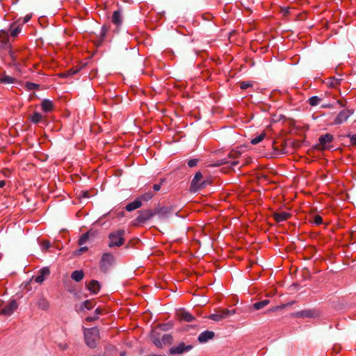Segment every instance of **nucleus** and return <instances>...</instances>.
Here are the masks:
<instances>
[{
    "mask_svg": "<svg viewBox=\"0 0 356 356\" xmlns=\"http://www.w3.org/2000/svg\"><path fill=\"white\" fill-rule=\"evenodd\" d=\"M84 338L86 345L94 348L99 340V332L97 327L84 329Z\"/></svg>",
    "mask_w": 356,
    "mask_h": 356,
    "instance_id": "1",
    "label": "nucleus"
},
{
    "mask_svg": "<svg viewBox=\"0 0 356 356\" xmlns=\"http://www.w3.org/2000/svg\"><path fill=\"white\" fill-rule=\"evenodd\" d=\"M241 155V153L238 151L232 150L231 151L228 156L224 159L218 160L216 163L211 165L213 167L220 166L223 164H230L233 168L239 164V161L237 160Z\"/></svg>",
    "mask_w": 356,
    "mask_h": 356,
    "instance_id": "2",
    "label": "nucleus"
},
{
    "mask_svg": "<svg viewBox=\"0 0 356 356\" xmlns=\"http://www.w3.org/2000/svg\"><path fill=\"white\" fill-rule=\"evenodd\" d=\"M124 231L123 229L111 233L108 236V246L110 248H113L115 246L120 247L122 245L124 241Z\"/></svg>",
    "mask_w": 356,
    "mask_h": 356,
    "instance_id": "3",
    "label": "nucleus"
},
{
    "mask_svg": "<svg viewBox=\"0 0 356 356\" xmlns=\"http://www.w3.org/2000/svg\"><path fill=\"white\" fill-rule=\"evenodd\" d=\"M202 179V173L200 172H196L191 183V191L195 193L207 186L208 181L206 180L201 181Z\"/></svg>",
    "mask_w": 356,
    "mask_h": 356,
    "instance_id": "4",
    "label": "nucleus"
},
{
    "mask_svg": "<svg viewBox=\"0 0 356 356\" xmlns=\"http://www.w3.org/2000/svg\"><path fill=\"white\" fill-rule=\"evenodd\" d=\"M333 140L334 137L330 134L327 133L321 135L318 138V143L316 145V147L318 149H329Z\"/></svg>",
    "mask_w": 356,
    "mask_h": 356,
    "instance_id": "5",
    "label": "nucleus"
},
{
    "mask_svg": "<svg viewBox=\"0 0 356 356\" xmlns=\"http://www.w3.org/2000/svg\"><path fill=\"white\" fill-rule=\"evenodd\" d=\"M192 345H186L184 342L178 343L177 346H172L169 349L170 355H182L189 352L193 349Z\"/></svg>",
    "mask_w": 356,
    "mask_h": 356,
    "instance_id": "6",
    "label": "nucleus"
},
{
    "mask_svg": "<svg viewBox=\"0 0 356 356\" xmlns=\"http://www.w3.org/2000/svg\"><path fill=\"white\" fill-rule=\"evenodd\" d=\"M114 262V257L110 253H104L100 261V269L103 272H106Z\"/></svg>",
    "mask_w": 356,
    "mask_h": 356,
    "instance_id": "7",
    "label": "nucleus"
},
{
    "mask_svg": "<svg viewBox=\"0 0 356 356\" xmlns=\"http://www.w3.org/2000/svg\"><path fill=\"white\" fill-rule=\"evenodd\" d=\"M353 113L354 111L353 109H343L341 111L334 120L333 124L338 125L344 123Z\"/></svg>",
    "mask_w": 356,
    "mask_h": 356,
    "instance_id": "8",
    "label": "nucleus"
},
{
    "mask_svg": "<svg viewBox=\"0 0 356 356\" xmlns=\"http://www.w3.org/2000/svg\"><path fill=\"white\" fill-rule=\"evenodd\" d=\"M18 304L15 300H10L1 311L0 314L6 316H10L17 309Z\"/></svg>",
    "mask_w": 356,
    "mask_h": 356,
    "instance_id": "9",
    "label": "nucleus"
},
{
    "mask_svg": "<svg viewBox=\"0 0 356 356\" xmlns=\"http://www.w3.org/2000/svg\"><path fill=\"white\" fill-rule=\"evenodd\" d=\"M234 314H235L234 309L229 310V309H226L222 310L219 313L211 314L210 316V318L215 321H220L222 319L229 316L230 315H233Z\"/></svg>",
    "mask_w": 356,
    "mask_h": 356,
    "instance_id": "10",
    "label": "nucleus"
},
{
    "mask_svg": "<svg viewBox=\"0 0 356 356\" xmlns=\"http://www.w3.org/2000/svg\"><path fill=\"white\" fill-rule=\"evenodd\" d=\"M316 316V311L313 309L302 310L291 314V316L295 318H314Z\"/></svg>",
    "mask_w": 356,
    "mask_h": 356,
    "instance_id": "11",
    "label": "nucleus"
},
{
    "mask_svg": "<svg viewBox=\"0 0 356 356\" xmlns=\"http://www.w3.org/2000/svg\"><path fill=\"white\" fill-rule=\"evenodd\" d=\"M10 47L8 33L4 30H0V49H7Z\"/></svg>",
    "mask_w": 356,
    "mask_h": 356,
    "instance_id": "12",
    "label": "nucleus"
},
{
    "mask_svg": "<svg viewBox=\"0 0 356 356\" xmlns=\"http://www.w3.org/2000/svg\"><path fill=\"white\" fill-rule=\"evenodd\" d=\"M111 22L117 27L122 25L123 22L122 11L120 9L115 10L111 17Z\"/></svg>",
    "mask_w": 356,
    "mask_h": 356,
    "instance_id": "13",
    "label": "nucleus"
},
{
    "mask_svg": "<svg viewBox=\"0 0 356 356\" xmlns=\"http://www.w3.org/2000/svg\"><path fill=\"white\" fill-rule=\"evenodd\" d=\"M155 215H156L155 211H152L151 210L143 211L140 213L139 216L137 217V221L138 222H144L149 220L151 218H152Z\"/></svg>",
    "mask_w": 356,
    "mask_h": 356,
    "instance_id": "14",
    "label": "nucleus"
},
{
    "mask_svg": "<svg viewBox=\"0 0 356 356\" xmlns=\"http://www.w3.org/2000/svg\"><path fill=\"white\" fill-rule=\"evenodd\" d=\"M214 336L215 334L213 331L205 330L200 334L197 340L200 343H204L213 339Z\"/></svg>",
    "mask_w": 356,
    "mask_h": 356,
    "instance_id": "15",
    "label": "nucleus"
},
{
    "mask_svg": "<svg viewBox=\"0 0 356 356\" xmlns=\"http://www.w3.org/2000/svg\"><path fill=\"white\" fill-rule=\"evenodd\" d=\"M49 274H50V270H49V268H47V267L42 268L40 270L39 275H36L34 277V281L36 283L42 284L44 281L45 277L47 276H48Z\"/></svg>",
    "mask_w": 356,
    "mask_h": 356,
    "instance_id": "16",
    "label": "nucleus"
},
{
    "mask_svg": "<svg viewBox=\"0 0 356 356\" xmlns=\"http://www.w3.org/2000/svg\"><path fill=\"white\" fill-rule=\"evenodd\" d=\"M41 108L42 111L49 113L54 109V104L52 101L45 99L41 102Z\"/></svg>",
    "mask_w": 356,
    "mask_h": 356,
    "instance_id": "17",
    "label": "nucleus"
},
{
    "mask_svg": "<svg viewBox=\"0 0 356 356\" xmlns=\"http://www.w3.org/2000/svg\"><path fill=\"white\" fill-rule=\"evenodd\" d=\"M178 316L180 320L186 322H192L194 321L195 317L188 312L181 310L178 312Z\"/></svg>",
    "mask_w": 356,
    "mask_h": 356,
    "instance_id": "18",
    "label": "nucleus"
},
{
    "mask_svg": "<svg viewBox=\"0 0 356 356\" xmlns=\"http://www.w3.org/2000/svg\"><path fill=\"white\" fill-rule=\"evenodd\" d=\"M172 209L170 207H162L157 209L155 211L156 215H158L161 218H165L171 213Z\"/></svg>",
    "mask_w": 356,
    "mask_h": 356,
    "instance_id": "19",
    "label": "nucleus"
},
{
    "mask_svg": "<svg viewBox=\"0 0 356 356\" xmlns=\"http://www.w3.org/2000/svg\"><path fill=\"white\" fill-rule=\"evenodd\" d=\"M87 289L94 294H97L100 290V284L96 280H91L87 285Z\"/></svg>",
    "mask_w": 356,
    "mask_h": 356,
    "instance_id": "20",
    "label": "nucleus"
},
{
    "mask_svg": "<svg viewBox=\"0 0 356 356\" xmlns=\"http://www.w3.org/2000/svg\"><path fill=\"white\" fill-rule=\"evenodd\" d=\"M36 305L39 309L42 310H47L49 307V302L46 298L40 296L36 302Z\"/></svg>",
    "mask_w": 356,
    "mask_h": 356,
    "instance_id": "21",
    "label": "nucleus"
},
{
    "mask_svg": "<svg viewBox=\"0 0 356 356\" xmlns=\"http://www.w3.org/2000/svg\"><path fill=\"white\" fill-rule=\"evenodd\" d=\"M290 216H291V214L289 213H287L285 211L280 212V213H275L273 214V218L277 222H281L285 221Z\"/></svg>",
    "mask_w": 356,
    "mask_h": 356,
    "instance_id": "22",
    "label": "nucleus"
},
{
    "mask_svg": "<svg viewBox=\"0 0 356 356\" xmlns=\"http://www.w3.org/2000/svg\"><path fill=\"white\" fill-rule=\"evenodd\" d=\"M142 206L140 198H137L134 201L127 204L125 209L128 211H132L135 209L140 208Z\"/></svg>",
    "mask_w": 356,
    "mask_h": 356,
    "instance_id": "23",
    "label": "nucleus"
},
{
    "mask_svg": "<svg viewBox=\"0 0 356 356\" xmlns=\"http://www.w3.org/2000/svg\"><path fill=\"white\" fill-rule=\"evenodd\" d=\"M29 119L31 122L34 124H38L40 122H44L42 115L38 112H34L33 115L29 116Z\"/></svg>",
    "mask_w": 356,
    "mask_h": 356,
    "instance_id": "24",
    "label": "nucleus"
},
{
    "mask_svg": "<svg viewBox=\"0 0 356 356\" xmlns=\"http://www.w3.org/2000/svg\"><path fill=\"white\" fill-rule=\"evenodd\" d=\"M84 277V273L83 270H74L71 275V277L76 282H80Z\"/></svg>",
    "mask_w": 356,
    "mask_h": 356,
    "instance_id": "25",
    "label": "nucleus"
},
{
    "mask_svg": "<svg viewBox=\"0 0 356 356\" xmlns=\"http://www.w3.org/2000/svg\"><path fill=\"white\" fill-rule=\"evenodd\" d=\"M22 31V26L20 25L15 26L13 24L10 26V35L12 37H16Z\"/></svg>",
    "mask_w": 356,
    "mask_h": 356,
    "instance_id": "26",
    "label": "nucleus"
},
{
    "mask_svg": "<svg viewBox=\"0 0 356 356\" xmlns=\"http://www.w3.org/2000/svg\"><path fill=\"white\" fill-rule=\"evenodd\" d=\"M269 302H270L269 300H261L259 302H257L254 303L253 308L256 310L261 309L264 308V307H266V305H268L269 304Z\"/></svg>",
    "mask_w": 356,
    "mask_h": 356,
    "instance_id": "27",
    "label": "nucleus"
},
{
    "mask_svg": "<svg viewBox=\"0 0 356 356\" xmlns=\"http://www.w3.org/2000/svg\"><path fill=\"white\" fill-rule=\"evenodd\" d=\"M322 98L318 96H312L308 99V103L312 106H316L322 102Z\"/></svg>",
    "mask_w": 356,
    "mask_h": 356,
    "instance_id": "28",
    "label": "nucleus"
},
{
    "mask_svg": "<svg viewBox=\"0 0 356 356\" xmlns=\"http://www.w3.org/2000/svg\"><path fill=\"white\" fill-rule=\"evenodd\" d=\"M265 136H266V134L265 133H261L259 136H257L255 138H252V140H251V143L252 145H257V144L259 143L261 141H262L264 140V138H265Z\"/></svg>",
    "mask_w": 356,
    "mask_h": 356,
    "instance_id": "29",
    "label": "nucleus"
},
{
    "mask_svg": "<svg viewBox=\"0 0 356 356\" xmlns=\"http://www.w3.org/2000/svg\"><path fill=\"white\" fill-rule=\"evenodd\" d=\"M89 236H90V232H88L85 234H83L79 238V245H82L83 244H85L88 238H89Z\"/></svg>",
    "mask_w": 356,
    "mask_h": 356,
    "instance_id": "30",
    "label": "nucleus"
},
{
    "mask_svg": "<svg viewBox=\"0 0 356 356\" xmlns=\"http://www.w3.org/2000/svg\"><path fill=\"white\" fill-rule=\"evenodd\" d=\"M1 81L4 83H13L15 81V79L10 76L5 75L1 79Z\"/></svg>",
    "mask_w": 356,
    "mask_h": 356,
    "instance_id": "31",
    "label": "nucleus"
},
{
    "mask_svg": "<svg viewBox=\"0 0 356 356\" xmlns=\"http://www.w3.org/2000/svg\"><path fill=\"white\" fill-rule=\"evenodd\" d=\"M153 193H151V192H148V193H145V194L142 195L140 197H139L138 198H140V200L141 202L143 200V201H149V200H151L153 197Z\"/></svg>",
    "mask_w": 356,
    "mask_h": 356,
    "instance_id": "32",
    "label": "nucleus"
},
{
    "mask_svg": "<svg viewBox=\"0 0 356 356\" xmlns=\"http://www.w3.org/2000/svg\"><path fill=\"white\" fill-rule=\"evenodd\" d=\"M93 307H94V304L92 303V302L91 300H89L84 301L81 306L82 309L85 308L88 310L91 309Z\"/></svg>",
    "mask_w": 356,
    "mask_h": 356,
    "instance_id": "33",
    "label": "nucleus"
},
{
    "mask_svg": "<svg viewBox=\"0 0 356 356\" xmlns=\"http://www.w3.org/2000/svg\"><path fill=\"white\" fill-rule=\"evenodd\" d=\"M161 339L163 344L171 343L172 341V337L170 334H166L163 335Z\"/></svg>",
    "mask_w": 356,
    "mask_h": 356,
    "instance_id": "34",
    "label": "nucleus"
},
{
    "mask_svg": "<svg viewBox=\"0 0 356 356\" xmlns=\"http://www.w3.org/2000/svg\"><path fill=\"white\" fill-rule=\"evenodd\" d=\"M7 50H8V54H9L10 58L12 60L13 63L14 65H16L17 64V56H16L15 51H13L10 47L9 49H7Z\"/></svg>",
    "mask_w": 356,
    "mask_h": 356,
    "instance_id": "35",
    "label": "nucleus"
},
{
    "mask_svg": "<svg viewBox=\"0 0 356 356\" xmlns=\"http://www.w3.org/2000/svg\"><path fill=\"white\" fill-rule=\"evenodd\" d=\"M252 86V83L249 81H242L240 85L241 88L243 90H245Z\"/></svg>",
    "mask_w": 356,
    "mask_h": 356,
    "instance_id": "36",
    "label": "nucleus"
},
{
    "mask_svg": "<svg viewBox=\"0 0 356 356\" xmlns=\"http://www.w3.org/2000/svg\"><path fill=\"white\" fill-rule=\"evenodd\" d=\"M198 161L197 159H192L188 161L187 164L188 167L193 168L197 165Z\"/></svg>",
    "mask_w": 356,
    "mask_h": 356,
    "instance_id": "37",
    "label": "nucleus"
},
{
    "mask_svg": "<svg viewBox=\"0 0 356 356\" xmlns=\"http://www.w3.org/2000/svg\"><path fill=\"white\" fill-rule=\"evenodd\" d=\"M340 83V81L337 79L333 78L330 82V86L332 88L337 87Z\"/></svg>",
    "mask_w": 356,
    "mask_h": 356,
    "instance_id": "38",
    "label": "nucleus"
},
{
    "mask_svg": "<svg viewBox=\"0 0 356 356\" xmlns=\"http://www.w3.org/2000/svg\"><path fill=\"white\" fill-rule=\"evenodd\" d=\"M322 222H323V218L321 216L317 215V216H314V223H315L316 225H321V224H322Z\"/></svg>",
    "mask_w": 356,
    "mask_h": 356,
    "instance_id": "39",
    "label": "nucleus"
},
{
    "mask_svg": "<svg viewBox=\"0 0 356 356\" xmlns=\"http://www.w3.org/2000/svg\"><path fill=\"white\" fill-rule=\"evenodd\" d=\"M153 343L157 348H162L163 344L162 342V339L159 340V339H154Z\"/></svg>",
    "mask_w": 356,
    "mask_h": 356,
    "instance_id": "40",
    "label": "nucleus"
},
{
    "mask_svg": "<svg viewBox=\"0 0 356 356\" xmlns=\"http://www.w3.org/2000/svg\"><path fill=\"white\" fill-rule=\"evenodd\" d=\"M79 71V69L76 67H73V68H71L68 71H67V75H73V74H76Z\"/></svg>",
    "mask_w": 356,
    "mask_h": 356,
    "instance_id": "41",
    "label": "nucleus"
},
{
    "mask_svg": "<svg viewBox=\"0 0 356 356\" xmlns=\"http://www.w3.org/2000/svg\"><path fill=\"white\" fill-rule=\"evenodd\" d=\"M79 197L81 198H88L90 196L88 191H81L79 195Z\"/></svg>",
    "mask_w": 356,
    "mask_h": 356,
    "instance_id": "42",
    "label": "nucleus"
},
{
    "mask_svg": "<svg viewBox=\"0 0 356 356\" xmlns=\"http://www.w3.org/2000/svg\"><path fill=\"white\" fill-rule=\"evenodd\" d=\"M293 303V302H289L287 304H283V305H281L278 307H276V309H273V311L276 310V309H283L287 306H289V305H292Z\"/></svg>",
    "mask_w": 356,
    "mask_h": 356,
    "instance_id": "43",
    "label": "nucleus"
},
{
    "mask_svg": "<svg viewBox=\"0 0 356 356\" xmlns=\"http://www.w3.org/2000/svg\"><path fill=\"white\" fill-rule=\"evenodd\" d=\"M88 248L87 247H81V248L78 249L76 252V254H80L83 252L87 251Z\"/></svg>",
    "mask_w": 356,
    "mask_h": 356,
    "instance_id": "44",
    "label": "nucleus"
},
{
    "mask_svg": "<svg viewBox=\"0 0 356 356\" xmlns=\"http://www.w3.org/2000/svg\"><path fill=\"white\" fill-rule=\"evenodd\" d=\"M282 13L284 15H289L290 13V8L286 7V8H282Z\"/></svg>",
    "mask_w": 356,
    "mask_h": 356,
    "instance_id": "45",
    "label": "nucleus"
},
{
    "mask_svg": "<svg viewBox=\"0 0 356 356\" xmlns=\"http://www.w3.org/2000/svg\"><path fill=\"white\" fill-rule=\"evenodd\" d=\"M161 184H155L153 185V189L155 191H159L161 189Z\"/></svg>",
    "mask_w": 356,
    "mask_h": 356,
    "instance_id": "46",
    "label": "nucleus"
},
{
    "mask_svg": "<svg viewBox=\"0 0 356 356\" xmlns=\"http://www.w3.org/2000/svg\"><path fill=\"white\" fill-rule=\"evenodd\" d=\"M97 316H88L86 318V320L87 321H89V322H92V321H96L97 319Z\"/></svg>",
    "mask_w": 356,
    "mask_h": 356,
    "instance_id": "47",
    "label": "nucleus"
},
{
    "mask_svg": "<svg viewBox=\"0 0 356 356\" xmlns=\"http://www.w3.org/2000/svg\"><path fill=\"white\" fill-rule=\"evenodd\" d=\"M350 142L352 145H356V134L350 136Z\"/></svg>",
    "mask_w": 356,
    "mask_h": 356,
    "instance_id": "48",
    "label": "nucleus"
},
{
    "mask_svg": "<svg viewBox=\"0 0 356 356\" xmlns=\"http://www.w3.org/2000/svg\"><path fill=\"white\" fill-rule=\"evenodd\" d=\"M333 107H334V106L331 104H325L321 105V108H332Z\"/></svg>",
    "mask_w": 356,
    "mask_h": 356,
    "instance_id": "49",
    "label": "nucleus"
},
{
    "mask_svg": "<svg viewBox=\"0 0 356 356\" xmlns=\"http://www.w3.org/2000/svg\"><path fill=\"white\" fill-rule=\"evenodd\" d=\"M28 86H29V89H33V88H38V85L35 83H29Z\"/></svg>",
    "mask_w": 356,
    "mask_h": 356,
    "instance_id": "50",
    "label": "nucleus"
},
{
    "mask_svg": "<svg viewBox=\"0 0 356 356\" xmlns=\"http://www.w3.org/2000/svg\"><path fill=\"white\" fill-rule=\"evenodd\" d=\"M170 327V325H168V324H163V325H161V329H162L163 330H168Z\"/></svg>",
    "mask_w": 356,
    "mask_h": 356,
    "instance_id": "51",
    "label": "nucleus"
},
{
    "mask_svg": "<svg viewBox=\"0 0 356 356\" xmlns=\"http://www.w3.org/2000/svg\"><path fill=\"white\" fill-rule=\"evenodd\" d=\"M49 245H49V243L48 241H47V242H44V243H43V244H42V247H43V248H44V249H47V248H49Z\"/></svg>",
    "mask_w": 356,
    "mask_h": 356,
    "instance_id": "52",
    "label": "nucleus"
},
{
    "mask_svg": "<svg viewBox=\"0 0 356 356\" xmlns=\"http://www.w3.org/2000/svg\"><path fill=\"white\" fill-rule=\"evenodd\" d=\"M102 313V309L100 308H97L95 309V314L97 316V315L100 314Z\"/></svg>",
    "mask_w": 356,
    "mask_h": 356,
    "instance_id": "53",
    "label": "nucleus"
},
{
    "mask_svg": "<svg viewBox=\"0 0 356 356\" xmlns=\"http://www.w3.org/2000/svg\"><path fill=\"white\" fill-rule=\"evenodd\" d=\"M31 19V16H30V15H27L24 17V22H29V19Z\"/></svg>",
    "mask_w": 356,
    "mask_h": 356,
    "instance_id": "54",
    "label": "nucleus"
},
{
    "mask_svg": "<svg viewBox=\"0 0 356 356\" xmlns=\"http://www.w3.org/2000/svg\"><path fill=\"white\" fill-rule=\"evenodd\" d=\"M107 31V29L104 26H103L102 28V35H105L106 32Z\"/></svg>",
    "mask_w": 356,
    "mask_h": 356,
    "instance_id": "55",
    "label": "nucleus"
},
{
    "mask_svg": "<svg viewBox=\"0 0 356 356\" xmlns=\"http://www.w3.org/2000/svg\"><path fill=\"white\" fill-rule=\"evenodd\" d=\"M6 184V181L4 180L0 181V188H3Z\"/></svg>",
    "mask_w": 356,
    "mask_h": 356,
    "instance_id": "56",
    "label": "nucleus"
},
{
    "mask_svg": "<svg viewBox=\"0 0 356 356\" xmlns=\"http://www.w3.org/2000/svg\"><path fill=\"white\" fill-rule=\"evenodd\" d=\"M337 104H339L341 107H344V106H345V105H344V104H343L341 103V101H339V100H338V101L337 102Z\"/></svg>",
    "mask_w": 356,
    "mask_h": 356,
    "instance_id": "57",
    "label": "nucleus"
},
{
    "mask_svg": "<svg viewBox=\"0 0 356 356\" xmlns=\"http://www.w3.org/2000/svg\"><path fill=\"white\" fill-rule=\"evenodd\" d=\"M61 348H62L63 350L66 349V348H67V345H66V344L63 345V346L61 347Z\"/></svg>",
    "mask_w": 356,
    "mask_h": 356,
    "instance_id": "58",
    "label": "nucleus"
},
{
    "mask_svg": "<svg viewBox=\"0 0 356 356\" xmlns=\"http://www.w3.org/2000/svg\"><path fill=\"white\" fill-rule=\"evenodd\" d=\"M147 356H165V355H155V354H152V355H149Z\"/></svg>",
    "mask_w": 356,
    "mask_h": 356,
    "instance_id": "59",
    "label": "nucleus"
}]
</instances>
